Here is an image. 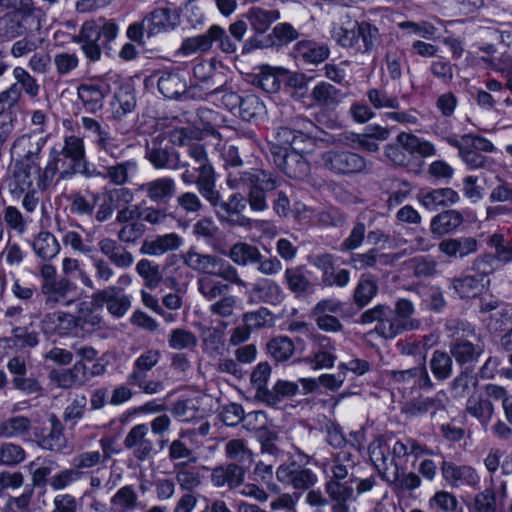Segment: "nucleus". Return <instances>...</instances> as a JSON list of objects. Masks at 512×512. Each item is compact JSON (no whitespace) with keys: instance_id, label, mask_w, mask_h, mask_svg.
I'll return each instance as SVG.
<instances>
[{"instance_id":"obj_56","label":"nucleus","mask_w":512,"mask_h":512,"mask_svg":"<svg viewBox=\"0 0 512 512\" xmlns=\"http://www.w3.org/2000/svg\"><path fill=\"white\" fill-rule=\"evenodd\" d=\"M227 456L237 465L248 469L253 462L252 452L245 446L243 440L233 439L226 444Z\"/></svg>"},{"instance_id":"obj_2","label":"nucleus","mask_w":512,"mask_h":512,"mask_svg":"<svg viewBox=\"0 0 512 512\" xmlns=\"http://www.w3.org/2000/svg\"><path fill=\"white\" fill-rule=\"evenodd\" d=\"M184 265L204 276H215L232 285L246 288L247 283L240 277L238 270L224 259L212 254H202L189 249L183 256Z\"/></svg>"},{"instance_id":"obj_36","label":"nucleus","mask_w":512,"mask_h":512,"mask_svg":"<svg viewBox=\"0 0 512 512\" xmlns=\"http://www.w3.org/2000/svg\"><path fill=\"white\" fill-rule=\"evenodd\" d=\"M452 286L460 298L469 299L479 296L489 285L481 277L464 275L453 279Z\"/></svg>"},{"instance_id":"obj_18","label":"nucleus","mask_w":512,"mask_h":512,"mask_svg":"<svg viewBox=\"0 0 512 512\" xmlns=\"http://www.w3.org/2000/svg\"><path fill=\"white\" fill-rule=\"evenodd\" d=\"M256 73H247V82L260 87L268 93H274L280 88L279 77L284 75L285 69L278 67L272 69L271 66H256Z\"/></svg>"},{"instance_id":"obj_33","label":"nucleus","mask_w":512,"mask_h":512,"mask_svg":"<svg viewBox=\"0 0 512 512\" xmlns=\"http://www.w3.org/2000/svg\"><path fill=\"white\" fill-rule=\"evenodd\" d=\"M390 376L395 382L414 383L421 389H431L433 387L424 362L414 368L399 371L392 370Z\"/></svg>"},{"instance_id":"obj_49","label":"nucleus","mask_w":512,"mask_h":512,"mask_svg":"<svg viewBox=\"0 0 512 512\" xmlns=\"http://www.w3.org/2000/svg\"><path fill=\"white\" fill-rule=\"evenodd\" d=\"M389 254L380 253L378 249L371 248L364 253H354L351 255V263L357 270L374 268L378 263L388 264Z\"/></svg>"},{"instance_id":"obj_39","label":"nucleus","mask_w":512,"mask_h":512,"mask_svg":"<svg viewBox=\"0 0 512 512\" xmlns=\"http://www.w3.org/2000/svg\"><path fill=\"white\" fill-rule=\"evenodd\" d=\"M284 280L288 289L297 296L312 292L313 284L300 266L286 268Z\"/></svg>"},{"instance_id":"obj_24","label":"nucleus","mask_w":512,"mask_h":512,"mask_svg":"<svg viewBox=\"0 0 512 512\" xmlns=\"http://www.w3.org/2000/svg\"><path fill=\"white\" fill-rule=\"evenodd\" d=\"M291 55L296 61L319 64L328 58L329 49L314 41H300L293 47Z\"/></svg>"},{"instance_id":"obj_54","label":"nucleus","mask_w":512,"mask_h":512,"mask_svg":"<svg viewBox=\"0 0 512 512\" xmlns=\"http://www.w3.org/2000/svg\"><path fill=\"white\" fill-rule=\"evenodd\" d=\"M76 286L67 278L54 280L51 284H42V292L48 301L58 302L75 292Z\"/></svg>"},{"instance_id":"obj_25","label":"nucleus","mask_w":512,"mask_h":512,"mask_svg":"<svg viewBox=\"0 0 512 512\" xmlns=\"http://www.w3.org/2000/svg\"><path fill=\"white\" fill-rule=\"evenodd\" d=\"M182 238L176 233L157 236L152 240H144L140 253L146 255H162L168 251L178 249L182 245Z\"/></svg>"},{"instance_id":"obj_8","label":"nucleus","mask_w":512,"mask_h":512,"mask_svg":"<svg viewBox=\"0 0 512 512\" xmlns=\"http://www.w3.org/2000/svg\"><path fill=\"white\" fill-rule=\"evenodd\" d=\"M369 457L383 480L397 479L400 464H395L391 455V447L383 437H377L370 444Z\"/></svg>"},{"instance_id":"obj_46","label":"nucleus","mask_w":512,"mask_h":512,"mask_svg":"<svg viewBox=\"0 0 512 512\" xmlns=\"http://www.w3.org/2000/svg\"><path fill=\"white\" fill-rule=\"evenodd\" d=\"M429 367L437 380L444 381L453 374V357L450 352L435 350L430 358Z\"/></svg>"},{"instance_id":"obj_59","label":"nucleus","mask_w":512,"mask_h":512,"mask_svg":"<svg viewBox=\"0 0 512 512\" xmlns=\"http://www.w3.org/2000/svg\"><path fill=\"white\" fill-rule=\"evenodd\" d=\"M60 152L63 157L71 160L77 166H81L85 158L83 139L74 135L66 137L64 140V146Z\"/></svg>"},{"instance_id":"obj_10","label":"nucleus","mask_w":512,"mask_h":512,"mask_svg":"<svg viewBox=\"0 0 512 512\" xmlns=\"http://www.w3.org/2000/svg\"><path fill=\"white\" fill-rule=\"evenodd\" d=\"M92 303L97 307L107 306V310L115 317H122L130 308L128 296L122 293L118 286H108L92 295Z\"/></svg>"},{"instance_id":"obj_40","label":"nucleus","mask_w":512,"mask_h":512,"mask_svg":"<svg viewBox=\"0 0 512 512\" xmlns=\"http://www.w3.org/2000/svg\"><path fill=\"white\" fill-rule=\"evenodd\" d=\"M420 327L419 320H407L403 323H400L398 319L393 317V314L389 317H385L383 321H380L376 327L375 331L378 335L385 339H392L398 334H400L403 330H415Z\"/></svg>"},{"instance_id":"obj_64","label":"nucleus","mask_w":512,"mask_h":512,"mask_svg":"<svg viewBox=\"0 0 512 512\" xmlns=\"http://www.w3.org/2000/svg\"><path fill=\"white\" fill-rule=\"evenodd\" d=\"M168 343L171 348L182 350L194 348L197 345L198 340L194 333L182 328H177L171 331Z\"/></svg>"},{"instance_id":"obj_9","label":"nucleus","mask_w":512,"mask_h":512,"mask_svg":"<svg viewBox=\"0 0 512 512\" xmlns=\"http://www.w3.org/2000/svg\"><path fill=\"white\" fill-rule=\"evenodd\" d=\"M276 477L280 482L300 490H307L317 482L316 475L310 469L295 461L280 465Z\"/></svg>"},{"instance_id":"obj_7","label":"nucleus","mask_w":512,"mask_h":512,"mask_svg":"<svg viewBox=\"0 0 512 512\" xmlns=\"http://www.w3.org/2000/svg\"><path fill=\"white\" fill-rule=\"evenodd\" d=\"M145 157L155 169L177 171L190 166L172 147H162L157 139L145 146Z\"/></svg>"},{"instance_id":"obj_26","label":"nucleus","mask_w":512,"mask_h":512,"mask_svg":"<svg viewBox=\"0 0 512 512\" xmlns=\"http://www.w3.org/2000/svg\"><path fill=\"white\" fill-rule=\"evenodd\" d=\"M112 118L121 121L136 108V97L130 87H120L110 103Z\"/></svg>"},{"instance_id":"obj_35","label":"nucleus","mask_w":512,"mask_h":512,"mask_svg":"<svg viewBox=\"0 0 512 512\" xmlns=\"http://www.w3.org/2000/svg\"><path fill=\"white\" fill-rule=\"evenodd\" d=\"M326 492L334 502L333 512H349L347 501L353 496V488L347 482L330 480L326 483Z\"/></svg>"},{"instance_id":"obj_11","label":"nucleus","mask_w":512,"mask_h":512,"mask_svg":"<svg viewBox=\"0 0 512 512\" xmlns=\"http://www.w3.org/2000/svg\"><path fill=\"white\" fill-rule=\"evenodd\" d=\"M123 444L138 461L147 460L154 451V443L149 438V428L146 424L133 426L125 436Z\"/></svg>"},{"instance_id":"obj_4","label":"nucleus","mask_w":512,"mask_h":512,"mask_svg":"<svg viewBox=\"0 0 512 512\" xmlns=\"http://www.w3.org/2000/svg\"><path fill=\"white\" fill-rule=\"evenodd\" d=\"M322 167L335 175H354L365 171L367 162L361 155L343 149H331L320 155Z\"/></svg>"},{"instance_id":"obj_48","label":"nucleus","mask_w":512,"mask_h":512,"mask_svg":"<svg viewBox=\"0 0 512 512\" xmlns=\"http://www.w3.org/2000/svg\"><path fill=\"white\" fill-rule=\"evenodd\" d=\"M377 292V282L367 276H361L353 293V301L359 309H362L371 302Z\"/></svg>"},{"instance_id":"obj_30","label":"nucleus","mask_w":512,"mask_h":512,"mask_svg":"<svg viewBox=\"0 0 512 512\" xmlns=\"http://www.w3.org/2000/svg\"><path fill=\"white\" fill-rule=\"evenodd\" d=\"M251 292L260 302L270 305H277L284 298L280 285L268 278H262L254 283Z\"/></svg>"},{"instance_id":"obj_29","label":"nucleus","mask_w":512,"mask_h":512,"mask_svg":"<svg viewBox=\"0 0 512 512\" xmlns=\"http://www.w3.org/2000/svg\"><path fill=\"white\" fill-rule=\"evenodd\" d=\"M464 221L463 215L457 210H446L431 220V232L438 236L450 234L462 225Z\"/></svg>"},{"instance_id":"obj_62","label":"nucleus","mask_w":512,"mask_h":512,"mask_svg":"<svg viewBox=\"0 0 512 512\" xmlns=\"http://www.w3.org/2000/svg\"><path fill=\"white\" fill-rule=\"evenodd\" d=\"M137 273L144 279L145 285L150 288H156L162 281V275L158 265H153L147 259H141L136 265Z\"/></svg>"},{"instance_id":"obj_13","label":"nucleus","mask_w":512,"mask_h":512,"mask_svg":"<svg viewBox=\"0 0 512 512\" xmlns=\"http://www.w3.org/2000/svg\"><path fill=\"white\" fill-rule=\"evenodd\" d=\"M449 352L460 366L471 365L478 361L484 352L479 337L450 341Z\"/></svg>"},{"instance_id":"obj_38","label":"nucleus","mask_w":512,"mask_h":512,"mask_svg":"<svg viewBox=\"0 0 512 512\" xmlns=\"http://www.w3.org/2000/svg\"><path fill=\"white\" fill-rule=\"evenodd\" d=\"M45 139L37 135H22L12 144L11 153L16 154L20 159L26 157L35 158L40 156Z\"/></svg>"},{"instance_id":"obj_16","label":"nucleus","mask_w":512,"mask_h":512,"mask_svg":"<svg viewBox=\"0 0 512 512\" xmlns=\"http://www.w3.org/2000/svg\"><path fill=\"white\" fill-rule=\"evenodd\" d=\"M139 191L153 203L163 204L172 199L176 193V182L173 178H157L139 186Z\"/></svg>"},{"instance_id":"obj_47","label":"nucleus","mask_w":512,"mask_h":512,"mask_svg":"<svg viewBox=\"0 0 512 512\" xmlns=\"http://www.w3.org/2000/svg\"><path fill=\"white\" fill-rule=\"evenodd\" d=\"M229 258L239 266H247L260 261V251L256 246L239 242L231 246L228 253Z\"/></svg>"},{"instance_id":"obj_28","label":"nucleus","mask_w":512,"mask_h":512,"mask_svg":"<svg viewBox=\"0 0 512 512\" xmlns=\"http://www.w3.org/2000/svg\"><path fill=\"white\" fill-rule=\"evenodd\" d=\"M76 170H78L76 164L63 157L60 151L52 150L50 160L44 168V178H49L51 182L56 173L59 172L60 179L65 180L75 175Z\"/></svg>"},{"instance_id":"obj_60","label":"nucleus","mask_w":512,"mask_h":512,"mask_svg":"<svg viewBox=\"0 0 512 512\" xmlns=\"http://www.w3.org/2000/svg\"><path fill=\"white\" fill-rule=\"evenodd\" d=\"M187 462L175 464L176 480L182 490L192 491L201 484L200 475L194 469L187 468Z\"/></svg>"},{"instance_id":"obj_45","label":"nucleus","mask_w":512,"mask_h":512,"mask_svg":"<svg viewBox=\"0 0 512 512\" xmlns=\"http://www.w3.org/2000/svg\"><path fill=\"white\" fill-rule=\"evenodd\" d=\"M396 140L411 155L418 154L421 157H429L435 154L433 144L421 140L414 134L401 132Z\"/></svg>"},{"instance_id":"obj_15","label":"nucleus","mask_w":512,"mask_h":512,"mask_svg":"<svg viewBox=\"0 0 512 512\" xmlns=\"http://www.w3.org/2000/svg\"><path fill=\"white\" fill-rule=\"evenodd\" d=\"M146 37L151 38L159 33L173 30L180 22V17L168 8H158L145 18Z\"/></svg>"},{"instance_id":"obj_23","label":"nucleus","mask_w":512,"mask_h":512,"mask_svg":"<svg viewBox=\"0 0 512 512\" xmlns=\"http://www.w3.org/2000/svg\"><path fill=\"white\" fill-rule=\"evenodd\" d=\"M98 246L100 252L117 268L127 269L134 262L131 252L114 239L103 238L99 241Z\"/></svg>"},{"instance_id":"obj_52","label":"nucleus","mask_w":512,"mask_h":512,"mask_svg":"<svg viewBox=\"0 0 512 512\" xmlns=\"http://www.w3.org/2000/svg\"><path fill=\"white\" fill-rule=\"evenodd\" d=\"M294 350V343L286 336L275 337L267 343V352L276 362L288 360Z\"/></svg>"},{"instance_id":"obj_43","label":"nucleus","mask_w":512,"mask_h":512,"mask_svg":"<svg viewBox=\"0 0 512 512\" xmlns=\"http://www.w3.org/2000/svg\"><path fill=\"white\" fill-rule=\"evenodd\" d=\"M138 168L135 160H126L118 162L114 165L105 167V172L102 177L109 180L110 183L116 186H123L129 181V175L135 173Z\"/></svg>"},{"instance_id":"obj_50","label":"nucleus","mask_w":512,"mask_h":512,"mask_svg":"<svg viewBox=\"0 0 512 512\" xmlns=\"http://www.w3.org/2000/svg\"><path fill=\"white\" fill-rule=\"evenodd\" d=\"M466 411L486 426L494 414V406L489 399L471 396L467 400Z\"/></svg>"},{"instance_id":"obj_61","label":"nucleus","mask_w":512,"mask_h":512,"mask_svg":"<svg viewBox=\"0 0 512 512\" xmlns=\"http://www.w3.org/2000/svg\"><path fill=\"white\" fill-rule=\"evenodd\" d=\"M87 403V397L84 394H80L76 395L66 406L63 413V420L66 424H70V429L76 425L77 420L84 416Z\"/></svg>"},{"instance_id":"obj_34","label":"nucleus","mask_w":512,"mask_h":512,"mask_svg":"<svg viewBox=\"0 0 512 512\" xmlns=\"http://www.w3.org/2000/svg\"><path fill=\"white\" fill-rule=\"evenodd\" d=\"M298 385L294 382L278 380L272 389L260 391V401L268 406L276 407L283 399L294 396Z\"/></svg>"},{"instance_id":"obj_58","label":"nucleus","mask_w":512,"mask_h":512,"mask_svg":"<svg viewBox=\"0 0 512 512\" xmlns=\"http://www.w3.org/2000/svg\"><path fill=\"white\" fill-rule=\"evenodd\" d=\"M26 459V452L20 446L12 442L0 444V465L15 467Z\"/></svg>"},{"instance_id":"obj_1","label":"nucleus","mask_w":512,"mask_h":512,"mask_svg":"<svg viewBox=\"0 0 512 512\" xmlns=\"http://www.w3.org/2000/svg\"><path fill=\"white\" fill-rule=\"evenodd\" d=\"M199 194L214 209L215 215L221 223L229 226H247L249 219L241 213L246 207V198L241 193H233L227 201L222 199L217 189L216 179L198 190Z\"/></svg>"},{"instance_id":"obj_22","label":"nucleus","mask_w":512,"mask_h":512,"mask_svg":"<svg viewBox=\"0 0 512 512\" xmlns=\"http://www.w3.org/2000/svg\"><path fill=\"white\" fill-rule=\"evenodd\" d=\"M14 180L21 192L45 190L50 183L49 178H44V170H28L17 164H15Z\"/></svg>"},{"instance_id":"obj_55","label":"nucleus","mask_w":512,"mask_h":512,"mask_svg":"<svg viewBox=\"0 0 512 512\" xmlns=\"http://www.w3.org/2000/svg\"><path fill=\"white\" fill-rule=\"evenodd\" d=\"M445 329L451 341H459L465 338H477L475 326L463 319H448L445 323Z\"/></svg>"},{"instance_id":"obj_53","label":"nucleus","mask_w":512,"mask_h":512,"mask_svg":"<svg viewBox=\"0 0 512 512\" xmlns=\"http://www.w3.org/2000/svg\"><path fill=\"white\" fill-rule=\"evenodd\" d=\"M248 18L254 30L262 34L273 22L280 18V13L277 10L252 8L248 12Z\"/></svg>"},{"instance_id":"obj_41","label":"nucleus","mask_w":512,"mask_h":512,"mask_svg":"<svg viewBox=\"0 0 512 512\" xmlns=\"http://www.w3.org/2000/svg\"><path fill=\"white\" fill-rule=\"evenodd\" d=\"M49 422L50 432L39 441V445L43 449L59 452L66 447L64 428L60 419L54 414L49 417Z\"/></svg>"},{"instance_id":"obj_21","label":"nucleus","mask_w":512,"mask_h":512,"mask_svg":"<svg viewBox=\"0 0 512 512\" xmlns=\"http://www.w3.org/2000/svg\"><path fill=\"white\" fill-rule=\"evenodd\" d=\"M438 249L449 258H464L477 252L478 241L474 237L446 238Z\"/></svg>"},{"instance_id":"obj_37","label":"nucleus","mask_w":512,"mask_h":512,"mask_svg":"<svg viewBox=\"0 0 512 512\" xmlns=\"http://www.w3.org/2000/svg\"><path fill=\"white\" fill-rule=\"evenodd\" d=\"M421 203L429 210H435L439 206H447L458 201L459 196L451 188H439L430 191H422L419 195Z\"/></svg>"},{"instance_id":"obj_5","label":"nucleus","mask_w":512,"mask_h":512,"mask_svg":"<svg viewBox=\"0 0 512 512\" xmlns=\"http://www.w3.org/2000/svg\"><path fill=\"white\" fill-rule=\"evenodd\" d=\"M270 153L273 163L285 175L293 179H302L308 175L310 167L304 157L293 148L271 145Z\"/></svg>"},{"instance_id":"obj_17","label":"nucleus","mask_w":512,"mask_h":512,"mask_svg":"<svg viewBox=\"0 0 512 512\" xmlns=\"http://www.w3.org/2000/svg\"><path fill=\"white\" fill-rule=\"evenodd\" d=\"M158 89L167 98L182 97L183 101L200 99L193 90L187 91L186 81L178 73L166 72L158 79Z\"/></svg>"},{"instance_id":"obj_57","label":"nucleus","mask_w":512,"mask_h":512,"mask_svg":"<svg viewBox=\"0 0 512 512\" xmlns=\"http://www.w3.org/2000/svg\"><path fill=\"white\" fill-rule=\"evenodd\" d=\"M176 205L177 209L192 217H198L205 207L199 195L191 191L180 193L176 197Z\"/></svg>"},{"instance_id":"obj_19","label":"nucleus","mask_w":512,"mask_h":512,"mask_svg":"<svg viewBox=\"0 0 512 512\" xmlns=\"http://www.w3.org/2000/svg\"><path fill=\"white\" fill-rule=\"evenodd\" d=\"M50 377L58 387L70 389L76 386H82L88 382V368L82 361H77L73 367L60 372H51Z\"/></svg>"},{"instance_id":"obj_3","label":"nucleus","mask_w":512,"mask_h":512,"mask_svg":"<svg viewBox=\"0 0 512 512\" xmlns=\"http://www.w3.org/2000/svg\"><path fill=\"white\" fill-rule=\"evenodd\" d=\"M229 284L209 276H201L197 279V290L207 302H210L209 311L212 315L228 318L237 309L239 299L228 293Z\"/></svg>"},{"instance_id":"obj_51","label":"nucleus","mask_w":512,"mask_h":512,"mask_svg":"<svg viewBox=\"0 0 512 512\" xmlns=\"http://www.w3.org/2000/svg\"><path fill=\"white\" fill-rule=\"evenodd\" d=\"M22 20L23 15L19 11L6 14L0 18V37L13 39L22 35L26 30Z\"/></svg>"},{"instance_id":"obj_6","label":"nucleus","mask_w":512,"mask_h":512,"mask_svg":"<svg viewBox=\"0 0 512 512\" xmlns=\"http://www.w3.org/2000/svg\"><path fill=\"white\" fill-rule=\"evenodd\" d=\"M262 183L268 189H277L279 180L270 172L261 169H230L227 174V185L231 189L252 188Z\"/></svg>"},{"instance_id":"obj_27","label":"nucleus","mask_w":512,"mask_h":512,"mask_svg":"<svg viewBox=\"0 0 512 512\" xmlns=\"http://www.w3.org/2000/svg\"><path fill=\"white\" fill-rule=\"evenodd\" d=\"M101 38V29L93 21H87L83 24L79 35V40L84 44L82 49L90 61H97L100 57V45L97 43Z\"/></svg>"},{"instance_id":"obj_12","label":"nucleus","mask_w":512,"mask_h":512,"mask_svg":"<svg viewBox=\"0 0 512 512\" xmlns=\"http://www.w3.org/2000/svg\"><path fill=\"white\" fill-rule=\"evenodd\" d=\"M186 153L197 165L194 169L198 172L195 184L197 189H201L216 179L214 168L212 167L205 146L198 142L187 144Z\"/></svg>"},{"instance_id":"obj_31","label":"nucleus","mask_w":512,"mask_h":512,"mask_svg":"<svg viewBox=\"0 0 512 512\" xmlns=\"http://www.w3.org/2000/svg\"><path fill=\"white\" fill-rule=\"evenodd\" d=\"M221 33V27L213 25L208 29L206 34L184 39L178 52L183 55L204 53L211 48V37H219Z\"/></svg>"},{"instance_id":"obj_14","label":"nucleus","mask_w":512,"mask_h":512,"mask_svg":"<svg viewBox=\"0 0 512 512\" xmlns=\"http://www.w3.org/2000/svg\"><path fill=\"white\" fill-rule=\"evenodd\" d=\"M441 472L445 481L453 487L460 485L475 487L480 482V477L476 470L468 465L457 466L452 462L443 461Z\"/></svg>"},{"instance_id":"obj_42","label":"nucleus","mask_w":512,"mask_h":512,"mask_svg":"<svg viewBox=\"0 0 512 512\" xmlns=\"http://www.w3.org/2000/svg\"><path fill=\"white\" fill-rule=\"evenodd\" d=\"M35 254L47 261L56 257L60 251V244L53 234L48 231L40 232L32 242Z\"/></svg>"},{"instance_id":"obj_32","label":"nucleus","mask_w":512,"mask_h":512,"mask_svg":"<svg viewBox=\"0 0 512 512\" xmlns=\"http://www.w3.org/2000/svg\"><path fill=\"white\" fill-rule=\"evenodd\" d=\"M193 75L200 85L205 89H212V94H217L219 89L226 83L224 74L216 69V66H194Z\"/></svg>"},{"instance_id":"obj_20","label":"nucleus","mask_w":512,"mask_h":512,"mask_svg":"<svg viewBox=\"0 0 512 512\" xmlns=\"http://www.w3.org/2000/svg\"><path fill=\"white\" fill-rule=\"evenodd\" d=\"M246 470L236 463L218 466L212 471L211 481L216 487L227 485L229 489H235L244 482Z\"/></svg>"},{"instance_id":"obj_44","label":"nucleus","mask_w":512,"mask_h":512,"mask_svg":"<svg viewBox=\"0 0 512 512\" xmlns=\"http://www.w3.org/2000/svg\"><path fill=\"white\" fill-rule=\"evenodd\" d=\"M77 94L87 112L96 113L102 109L105 94L99 86L81 84Z\"/></svg>"},{"instance_id":"obj_63","label":"nucleus","mask_w":512,"mask_h":512,"mask_svg":"<svg viewBox=\"0 0 512 512\" xmlns=\"http://www.w3.org/2000/svg\"><path fill=\"white\" fill-rule=\"evenodd\" d=\"M264 110L263 103L255 95H248L242 98L237 114L247 122L252 121Z\"/></svg>"}]
</instances>
